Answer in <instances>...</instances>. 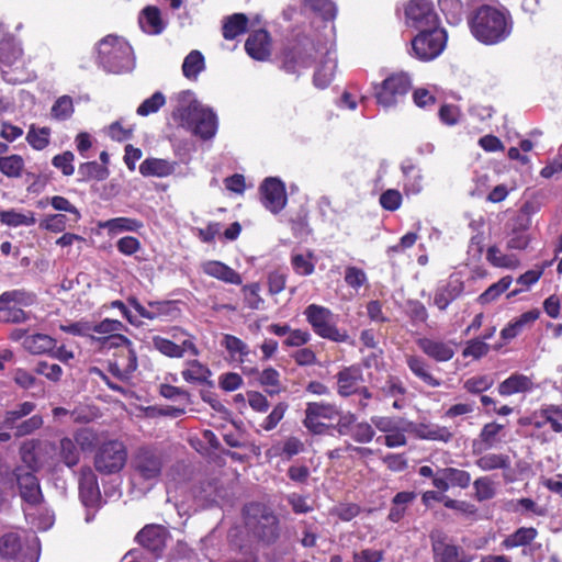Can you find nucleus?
I'll return each mask as SVG.
<instances>
[{
  "instance_id": "obj_15",
  "label": "nucleus",
  "mask_w": 562,
  "mask_h": 562,
  "mask_svg": "<svg viewBox=\"0 0 562 562\" xmlns=\"http://www.w3.org/2000/svg\"><path fill=\"white\" fill-rule=\"evenodd\" d=\"M19 486L20 496L27 506H38L43 501L40 483L35 474L25 468H18L13 472Z\"/></svg>"
},
{
  "instance_id": "obj_52",
  "label": "nucleus",
  "mask_w": 562,
  "mask_h": 562,
  "mask_svg": "<svg viewBox=\"0 0 562 562\" xmlns=\"http://www.w3.org/2000/svg\"><path fill=\"white\" fill-rule=\"evenodd\" d=\"M306 9L319 14L324 20H333L336 16V5L330 0H302Z\"/></svg>"
},
{
  "instance_id": "obj_14",
  "label": "nucleus",
  "mask_w": 562,
  "mask_h": 562,
  "mask_svg": "<svg viewBox=\"0 0 562 562\" xmlns=\"http://www.w3.org/2000/svg\"><path fill=\"white\" fill-rule=\"evenodd\" d=\"M405 15L408 23L419 30L434 27L438 22L431 0H411L405 8Z\"/></svg>"
},
{
  "instance_id": "obj_38",
  "label": "nucleus",
  "mask_w": 562,
  "mask_h": 562,
  "mask_svg": "<svg viewBox=\"0 0 562 562\" xmlns=\"http://www.w3.org/2000/svg\"><path fill=\"white\" fill-rule=\"evenodd\" d=\"M417 494L415 492H398L392 498V505L389 512V520L392 522H398L406 513L407 507L416 499Z\"/></svg>"
},
{
  "instance_id": "obj_42",
  "label": "nucleus",
  "mask_w": 562,
  "mask_h": 562,
  "mask_svg": "<svg viewBox=\"0 0 562 562\" xmlns=\"http://www.w3.org/2000/svg\"><path fill=\"white\" fill-rule=\"evenodd\" d=\"M187 368L182 370L181 375L188 383H206L212 375L211 370L199 360L186 362Z\"/></svg>"
},
{
  "instance_id": "obj_53",
  "label": "nucleus",
  "mask_w": 562,
  "mask_h": 562,
  "mask_svg": "<svg viewBox=\"0 0 562 562\" xmlns=\"http://www.w3.org/2000/svg\"><path fill=\"white\" fill-rule=\"evenodd\" d=\"M486 259L494 267L514 269L518 266V260L514 256L502 254L496 246H491L487 249Z\"/></svg>"
},
{
  "instance_id": "obj_50",
  "label": "nucleus",
  "mask_w": 562,
  "mask_h": 562,
  "mask_svg": "<svg viewBox=\"0 0 562 562\" xmlns=\"http://www.w3.org/2000/svg\"><path fill=\"white\" fill-rule=\"evenodd\" d=\"M24 169V160L20 155L0 157V171L9 178H19Z\"/></svg>"
},
{
  "instance_id": "obj_44",
  "label": "nucleus",
  "mask_w": 562,
  "mask_h": 562,
  "mask_svg": "<svg viewBox=\"0 0 562 562\" xmlns=\"http://www.w3.org/2000/svg\"><path fill=\"white\" fill-rule=\"evenodd\" d=\"M336 70V58L327 52L325 59L316 69L314 75V83L318 88H326L334 78Z\"/></svg>"
},
{
  "instance_id": "obj_3",
  "label": "nucleus",
  "mask_w": 562,
  "mask_h": 562,
  "mask_svg": "<svg viewBox=\"0 0 562 562\" xmlns=\"http://www.w3.org/2000/svg\"><path fill=\"white\" fill-rule=\"evenodd\" d=\"M99 65L108 72L121 74L134 67L130 44L114 35H108L98 43Z\"/></svg>"
},
{
  "instance_id": "obj_30",
  "label": "nucleus",
  "mask_w": 562,
  "mask_h": 562,
  "mask_svg": "<svg viewBox=\"0 0 562 562\" xmlns=\"http://www.w3.org/2000/svg\"><path fill=\"white\" fill-rule=\"evenodd\" d=\"M244 373L246 374H254L258 373V382L259 384L265 387L266 392L270 395H277L283 391L282 384H281V375L278 370H276L272 367L263 369L261 372H259L257 369H248L244 368Z\"/></svg>"
},
{
  "instance_id": "obj_40",
  "label": "nucleus",
  "mask_w": 562,
  "mask_h": 562,
  "mask_svg": "<svg viewBox=\"0 0 562 562\" xmlns=\"http://www.w3.org/2000/svg\"><path fill=\"white\" fill-rule=\"evenodd\" d=\"M143 226L140 221L131 217H115L99 224V227L106 229L109 234L138 232Z\"/></svg>"
},
{
  "instance_id": "obj_5",
  "label": "nucleus",
  "mask_w": 562,
  "mask_h": 562,
  "mask_svg": "<svg viewBox=\"0 0 562 562\" xmlns=\"http://www.w3.org/2000/svg\"><path fill=\"white\" fill-rule=\"evenodd\" d=\"M35 408V403L29 401L15 404L12 408L5 411L2 420L3 426L9 429H14L16 437L31 435L43 426L42 416L32 415L27 419H22L31 415Z\"/></svg>"
},
{
  "instance_id": "obj_41",
  "label": "nucleus",
  "mask_w": 562,
  "mask_h": 562,
  "mask_svg": "<svg viewBox=\"0 0 562 562\" xmlns=\"http://www.w3.org/2000/svg\"><path fill=\"white\" fill-rule=\"evenodd\" d=\"M26 520L38 530H47L54 524V514L47 509L37 506H26L24 508Z\"/></svg>"
},
{
  "instance_id": "obj_24",
  "label": "nucleus",
  "mask_w": 562,
  "mask_h": 562,
  "mask_svg": "<svg viewBox=\"0 0 562 562\" xmlns=\"http://www.w3.org/2000/svg\"><path fill=\"white\" fill-rule=\"evenodd\" d=\"M417 346L426 356L438 362L449 361L454 356V349L450 341L446 342L424 337L417 340Z\"/></svg>"
},
{
  "instance_id": "obj_1",
  "label": "nucleus",
  "mask_w": 562,
  "mask_h": 562,
  "mask_svg": "<svg viewBox=\"0 0 562 562\" xmlns=\"http://www.w3.org/2000/svg\"><path fill=\"white\" fill-rule=\"evenodd\" d=\"M175 101L172 116L182 127L205 140L215 136L217 117L211 109L204 108L195 99L193 92L181 91L176 95Z\"/></svg>"
},
{
  "instance_id": "obj_4",
  "label": "nucleus",
  "mask_w": 562,
  "mask_h": 562,
  "mask_svg": "<svg viewBox=\"0 0 562 562\" xmlns=\"http://www.w3.org/2000/svg\"><path fill=\"white\" fill-rule=\"evenodd\" d=\"M304 315L314 333L319 337L335 342H349L353 345L348 333L335 325L334 314L329 308L317 304H310L304 310Z\"/></svg>"
},
{
  "instance_id": "obj_59",
  "label": "nucleus",
  "mask_w": 562,
  "mask_h": 562,
  "mask_svg": "<svg viewBox=\"0 0 562 562\" xmlns=\"http://www.w3.org/2000/svg\"><path fill=\"white\" fill-rule=\"evenodd\" d=\"M50 130L48 127L35 128L32 126L26 135L29 144L37 150L44 149L49 143Z\"/></svg>"
},
{
  "instance_id": "obj_46",
  "label": "nucleus",
  "mask_w": 562,
  "mask_h": 562,
  "mask_svg": "<svg viewBox=\"0 0 562 562\" xmlns=\"http://www.w3.org/2000/svg\"><path fill=\"white\" fill-rule=\"evenodd\" d=\"M248 19L243 13H235L226 18L223 24V36L226 40H234L246 32Z\"/></svg>"
},
{
  "instance_id": "obj_12",
  "label": "nucleus",
  "mask_w": 562,
  "mask_h": 562,
  "mask_svg": "<svg viewBox=\"0 0 562 562\" xmlns=\"http://www.w3.org/2000/svg\"><path fill=\"white\" fill-rule=\"evenodd\" d=\"M434 562H472L473 555L456 544L445 532L435 530L430 533Z\"/></svg>"
},
{
  "instance_id": "obj_18",
  "label": "nucleus",
  "mask_w": 562,
  "mask_h": 562,
  "mask_svg": "<svg viewBox=\"0 0 562 562\" xmlns=\"http://www.w3.org/2000/svg\"><path fill=\"white\" fill-rule=\"evenodd\" d=\"M137 369V356L134 348L121 349L109 363L110 372L122 381H128Z\"/></svg>"
},
{
  "instance_id": "obj_21",
  "label": "nucleus",
  "mask_w": 562,
  "mask_h": 562,
  "mask_svg": "<svg viewBox=\"0 0 562 562\" xmlns=\"http://www.w3.org/2000/svg\"><path fill=\"white\" fill-rule=\"evenodd\" d=\"M168 531L160 525H148L136 536L137 542L154 553H160L166 547Z\"/></svg>"
},
{
  "instance_id": "obj_62",
  "label": "nucleus",
  "mask_w": 562,
  "mask_h": 562,
  "mask_svg": "<svg viewBox=\"0 0 562 562\" xmlns=\"http://www.w3.org/2000/svg\"><path fill=\"white\" fill-rule=\"evenodd\" d=\"M74 113L72 99L68 95H63L56 100L52 106V115L56 120H67Z\"/></svg>"
},
{
  "instance_id": "obj_20",
  "label": "nucleus",
  "mask_w": 562,
  "mask_h": 562,
  "mask_svg": "<svg viewBox=\"0 0 562 562\" xmlns=\"http://www.w3.org/2000/svg\"><path fill=\"white\" fill-rule=\"evenodd\" d=\"M337 393L342 397H349L358 393L360 383L363 382V372L360 366L352 364L342 368L337 374Z\"/></svg>"
},
{
  "instance_id": "obj_61",
  "label": "nucleus",
  "mask_w": 562,
  "mask_h": 562,
  "mask_svg": "<svg viewBox=\"0 0 562 562\" xmlns=\"http://www.w3.org/2000/svg\"><path fill=\"white\" fill-rule=\"evenodd\" d=\"M166 102L165 95L161 92H155L150 98L144 100L136 110L140 116H147L156 113Z\"/></svg>"
},
{
  "instance_id": "obj_35",
  "label": "nucleus",
  "mask_w": 562,
  "mask_h": 562,
  "mask_svg": "<svg viewBox=\"0 0 562 562\" xmlns=\"http://www.w3.org/2000/svg\"><path fill=\"white\" fill-rule=\"evenodd\" d=\"M413 432L419 439L441 442H449L453 437L452 432L447 427L435 424L414 425Z\"/></svg>"
},
{
  "instance_id": "obj_29",
  "label": "nucleus",
  "mask_w": 562,
  "mask_h": 562,
  "mask_svg": "<svg viewBox=\"0 0 562 562\" xmlns=\"http://www.w3.org/2000/svg\"><path fill=\"white\" fill-rule=\"evenodd\" d=\"M245 49L254 59L266 60L270 55L268 32L259 30L249 35L245 43Z\"/></svg>"
},
{
  "instance_id": "obj_58",
  "label": "nucleus",
  "mask_w": 562,
  "mask_h": 562,
  "mask_svg": "<svg viewBox=\"0 0 562 562\" xmlns=\"http://www.w3.org/2000/svg\"><path fill=\"white\" fill-rule=\"evenodd\" d=\"M90 327L91 333L93 331L100 335L108 336L114 335L119 331L126 329L125 325L122 322L112 318H104L97 324L90 323Z\"/></svg>"
},
{
  "instance_id": "obj_6",
  "label": "nucleus",
  "mask_w": 562,
  "mask_h": 562,
  "mask_svg": "<svg viewBox=\"0 0 562 562\" xmlns=\"http://www.w3.org/2000/svg\"><path fill=\"white\" fill-rule=\"evenodd\" d=\"M246 526L260 539L271 542L278 537L277 516L261 504H251L245 509Z\"/></svg>"
},
{
  "instance_id": "obj_2",
  "label": "nucleus",
  "mask_w": 562,
  "mask_h": 562,
  "mask_svg": "<svg viewBox=\"0 0 562 562\" xmlns=\"http://www.w3.org/2000/svg\"><path fill=\"white\" fill-rule=\"evenodd\" d=\"M513 21L508 12L492 5H482L471 21L474 37L487 45L505 41L512 33Z\"/></svg>"
},
{
  "instance_id": "obj_60",
  "label": "nucleus",
  "mask_w": 562,
  "mask_h": 562,
  "mask_svg": "<svg viewBox=\"0 0 562 562\" xmlns=\"http://www.w3.org/2000/svg\"><path fill=\"white\" fill-rule=\"evenodd\" d=\"M246 305L251 310H259L263 305V299L260 296L259 283L246 284L241 288Z\"/></svg>"
},
{
  "instance_id": "obj_11",
  "label": "nucleus",
  "mask_w": 562,
  "mask_h": 562,
  "mask_svg": "<svg viewBox=\"0 0 562 562\" xmlns=\"http://www.w3.org/2000/svg\"><path fill=\"white\" fill-rule=\"evenodd\" d=\"M34 294L25 290H11L0 295V322L21 323L26 319L21 306H29L34 302Z\"/></svg>"
},
{
  "instance_id": "obj_56",
  "label": "nucleus",
  "mask_w": 562,
  "mask_h": 562,
  "mask_svg": "<svg viewBox=\"0 0 562 562\" xmlns=\"http://www.w3.org/2000/svg\"><path fill=\"white\" fill-rule=\"evenodd\" d=\"M291 266L293 270L300 276H310L314 272L315 269L311 252L292 255Z\"/></svg>"
},
{
  "instance_id": "obj_54",
  "label": "nucleus",
  "mask_w": 562,
  "mask_h": 562,
  "mask_svg": "<svg viewBox=\"0 0 562 562\" xmlns=\"http://www.w3.org/2000/svg\"><path fill=\"white\" fill-rule=\"evenodd\" d=\"M512 277H503L499 281L488 286L480 296L479 302L481 304H487L496 300L502 293H504L512 284Z\"/></svg>"
},
{
  "instance_id": "obj_17",
  "label": "nucleus",
  "mask_w": 562,
  "mask_h": 562,
  "mask_svg": "<svg viewBox=\"0 0 562 562\" xmlns=\"http://www.w3.org/2000/svg\"><path fill=\"white\" fill-rule=\"evenodd\" d=\"M471 483V474L457 468H442L436 472L432 485L441 492L450 487L467 488Z\"/></svg>"
},
{
  "instance_id": "obj_55",
  "label": "nucleus",
  "mask_w": 562,
  "mask_h": 562,
  "mask_svg": "<svg viewBox=\"0 0 562 562\" xmlns=\"http://www.w3.org/2000/svg\"><path fill=\"white\" fill-rule=\"evenodd\" d=\"M474 496L479 502L493 498L496 494L495 484L488 476H481L473 482Z\"/></svg>"
},
{
  "instance_id": "obj_37",
  "label": "nucleus",
  "mask_w": 562,
  "mask_h": 562,
  "mask_svg": "<svg viewBox=\"0 0 562 562\" xmlns=\"http://www.w3.org/2000/svg\"><path fill=\"white\" fill-rule=\"evenodd\" d=\"M23 49L13 37H5L0 41V63L3 66L12 67L22 63Z\"/></svg>"
},
{
  "instance_id": "obj_7",
  "label": "nucleus",
  "mask_w": 562,
  "mask_h": 562,
  "mask_svg": "<svg viewBox=\"0 0 562 562\" xmlns=\"http://www.w3.org/2000/svg\"><path fill=\"white\" fill-rule=\"evenodd\" d=\"M164 467L161 454L150 448H139L132 458V477L134 481L149 482L158 481Z\"/></svg>"
},
{
  "instance_id": "obj_8",
  "label": "nucleus",
  "mask_w": 562,
  "mask_h": 562,
  "mask_svg": "<svg viewBox=\"0 0 562 562\" xmlns=\"http://www.w3.org/2000/svg\"><path fill=\"white\" fill-rule=\"evenodd\" d=\"M447 43V34L443 29L437 26L420 30V33L412 40L414 55L424 61L439 56Z\"/></svg>"
},
{
  "instance_id": "obj_43",
  "label": "nucleus",
  "mask_w": 562,
  "mask_h": 562,
  "mask_svg": "<svg viewBox=\"0 0 562 562\" xmlns=\"http://www.w3.org/2000/svg\"><path fill=\"white\" fill-rule=\"evenodd\" d=\"M204 56L199 50L190 52L183 60L182 74L189 80H196L198 76L204 70Z\"/></svg>"
},
{
  "instance_id": "obj_28",
  "label": "nucleus",
  "mask_w": 562,
  "mask_h": 562,
  "mask_svg": "<svg viewBox=\"0 0 562 562\" xmlns=\"http://www.w3.org/2000/svg\"><path fill=\"white\" fill-rule=\"evenodd\" d=\"M201 268L209 277L215 278L225 283L239 285L243 282L238 272L221 261L209 260L203 262Z\"/></svg>"
},
{
  "instance_id": "obj_45",
  "label": "nucleus",
  "mask_w": 562,
  "mask_h": 562,
  "mask_svg": "<svg viewBox=\"0 0 562 562\" xmlns=\"http://www.w3.org/2000/svg\"><path fill=\"white\" fill-rule=\"evenodd\" d=\"M0 222L8 226L18 227L33 225L35 224L36 220L32 211L22 213L15 210H8L0 211Z\"/></svg>"
},
{
  "instance_id": "obj_9",
  "label": "nucleus",
  "mask_w": 562,
  "mask_h": 562,
  "mask_svg": "<svg viewBox=\"0 0 562 562\" xmlns=\"http://www.w3.org/2000/svg\"><path fill=\"white\" fill-rule=\"evenodd\" d=\"M38 552L40 543L35 535H32L25 549L18 532L11 531L0 538V555L4 559L20 562H36Z\"/></svg>"
},
{
  "instance_id": "obj_10",
  "label": "nucleus",
  "mask_w": 562,
  "mask_h": 562,
  "mask_svg": "<svg viewBox=\"0 0 562 562\" xmlns=\"http://www.w3.org/2000/svg\"><path fill=\"white\" fill-rule=\"evenodd\" d=\"M127 460V451L123 442L110 440L104 442L94 456V468L101 474L120 472Z\"/></svg>"
},
{
  "instance_id": "obj_31",
  "label": "nucleus",
  "mask_w": 562,
  "mask_h": 562,
  "mask_svg": "<svg viewBox=\"0 0 562 562\" xmlns=\"http://www.w3.org/2000/svg\"><path fill=\"white\" fill-rule=\"evenodd\" d=\"M177 162L161 158H147L139 165V172L144 177L165 178L172 175Z\"/></svg>"
},
{
  "instance_id": "obj_48",
  "label": "nucleus",
  "mask_w": 562,
  "mask_h": 562,
  "mask_svg": "<svg viewBox=\"0 0 562 562\" xmlns=\"http://www.w3.org/2000/svg\"><path fill=\"white\" fill-rule=\"evenodd\" d=\"M222 346L228 351L232 358L238 357L239 362H244L250 353L249 347L236 336L226 334L222 340Z\"/></svg>"
},
{
  "instance_id": "obj_25",
  "label": "nucleus",
  "mask_w": 562,
  "mask_h": 562,
  "mask_svg": "<svg viewBox=\"0 0 562 562\" xmlns=\"http://www.w3.org/2000/svg\"><path fill=\"white\" fill-rule=\"evenodd\" d=\"M463 290V282L460 279L450 278L446 284L437 288L434 304L438 310L446 311L447 307L461 295Z\"/></svg>"
},
{
  "instance_id": "obj_34",
  "label": "nucleus",
  "mask_w": 562,
  "mask_h": 562,
  "mask_svg": "<svg viewBox=\"0 0 562 562\" xmlns=\"http://www.w3.org/2000/svg\"><path fill=\"white\" fill-rule=\"evenodd\" d=\"M22 345L32 355H49L56 348V340L45 334H35L24 337Z\"/></svg>"
},
{
  "instance_id": "obj_16",
  "label": "nucleus",
  "mask_w": 562,
  "mask_h": 562,
  "mask_svg": "<svg viewBox=\"0 0 562 562\" xmlns=\"http://www.w3.org/2000/svg\"><path fill=\"white\" fill-rule=\"evenodd\" d=\"M261 201L267 210L277 214L288 202L284 183L278 178H267L260 186Z\"/></svg>"
},
{
  "instance_id": "obj_39",
  "label": "nucleus",
  "mask_w": 562,
  "mask_h": 562,
  "mask_svg": "<svg viewBox=\"0 0 562 562\" xmlns=\"http://www.w3.org/2000/svg\"><path fill=\"white\" fill-rule=\"evenodd\" d=\"M59 460L68 468H72L79 463L80 450L75 443L74 439L69 437H63L58 446L55 448Z\"/></svg>"
},
{
  "instance_id": "obj_23",
  "label": "nucleus",
  "mask_w": 562,
  "mask_h": 562,
  "mask_svg": "<svg viewBox=\"0 0 562 562\" xmlns=\"http://www.w3.org/2000/svg\"><path fill=\"white\" fill-rule=\"evenodd\" d=\"M538 537V530L533 527H520L513 533L508 535L503 541L502 547L505 549H514L522 547L524 553H531L536 548L541 546L532 544L533 540Z\"/></svg>"
},
{
  "instance_id": "obj_36",
  "label": "nucleus",
  "mask_w": 562,
  "mask_h": 562,
  "mask_svg": "<svg viewBox=\"0 0 562 562\" xmlns=\"http://www.w3.org/2000/svg\"><path fill=\"white\" fill-rule=\"evenodd\" d=\"M138 22L142 30L148 34H160L166 27L160 11L156 7H146L142 11Z\"/></svg>"
},
{
  "instance_id": "obj_33",
  "label": "nucleus",
  "mask_w": 562,
  "mask_h": 562,
  "mask_svg": "<svg viewBox=\"0 0 562 562\" xmlns=\"http://www.w3.org/2000/svg\"><path fill=\"white\" fill-rule=\"evenodd\" d=\"M504 426L495 422L485 424L479 435V450L492 449L504 441Z\"/></svg>"
},
{
  "instance_id": "obj_22",
  "label": "nucleus",
  "mask_w": 562,
  "mask_h": 562,
  "mask_svg": "<svg viewBox=\"0 0 562 562\" xmlns=\"http://www.w3.org/2000/svg\"><path fill=\"white\" fill-rule=\"evenodd\" d=\"M79 491L81 501L87 507H93L100 499L97 476L88 467L80 470Z\"/></svg>"
},
{
  "instance_id": "obj_13",
  "label": "nucleus",
  "mask_w": 562,
  "mask_h": 562,
  "mask_svg": "<svg viewBox=\"0 0 562 562\" xmlns=\"http://www.w3.org/2000/svg\"><path fill=\"white\" fill-rule=\"evenodd\" d=\"M412 87L406 74H394L387 77L376 89L375 98L380 105L391 108L400 103Z\"/></svg>"
},
{
  "instance_id": "obj_63",
  "label": "nucleus",
  "mask_w": 562,
  "mask_h": 562,
  "mask_svg": "<svg viewBox=\"0 0 562 562\" xmlns=\"http://www.w3.org/2000/svg\"><path fill=\"white\" fill-rule=\"evenodd\" d=\"M375 436L372 423H356L351 431V438L358 443H369Z\"/></svg>"
},
{
  "instance_id": "obj_47",
  "label": "nucleus",
  "mask_w": 562,
  "mask_h": 562,
  "mask_svg": "<svg viewBox=\"0 0 562 562\" xmlns=\"http://www.w3.org/2000/svg\"><path fill=\"white\" fill-rule=\"evenodd\" d=\"M475 464L482 471L506 470L510 467V459L503 453H486L476 459Z\"/></svg>"
},
{
  "instance_id": "obj_51",
  "label": "nucleus",
  "mask_w": 562,
  "mask_h": 562,
  "mask_svg": "<svg viewBox=\"0 0 562 562\" xmlns=\"http://www.w3.org/2000/svg\"><path fill=\"white\" fill-rule=\"evenodd\" d=\"M78 175L80 181H88L91 179L104 180L109 171L105 167L99 165L97 161H89L81 164L78 168Z\"/></svg>"
},
{
  "instance_id": "obj_19",
  "label": "nucleus",
  "mask_w": 562,
  "mask_h": 562,
  "mask_svg": "<svg viewBox=\"0 0 562 562\" xmlns=\"http://www.w3.org/2000/svg\"><path fill=\"white\" fill-rule=\"evenodd\" d=\"M314 49L312 44L303 45L297 44L283 54L282 68L290 74L297 72L301 68L311 66L313 61V54L310 52Z\"/></svg>"
},
{
  "instance_id": "obj_27",
  "label": "nucleus",
  "mask_w": 562,
  "mask_h": 562,
  "mask_svg": "<svg viewBox=\"0 0 562 562\" xmlns=\"http://www.w3.org/2000/svg\"><path fill=\"white\" fill-rule=\"evenodd\" d=\"M535 389L532 376L522 373H513L498 385L502 396H510L517 393H528Z\"/></svg>"
},
{
  "instance_id": "obj_32",
  "label": "nucleus",
  "mask_w": 562,
  "mask_h": 562,
  "mask_svg": "<svg viewBox=\"0 0 562 562\" xmlns=\"http://www.w3.org/2000/svg\"><path fill=\"white\" fill-rule=\"evenodd\" d=\"M406 364L412 371V373L422 380L425 384L431 386V387H438L441 385L440 380L435 378L430 372V366L427 363V361L415 355H407L405 357Z\"/></svg>"
},
{
  "instance_id": "obj_64",
  "label": "nucleus",
  "mask_w": 562,
  "mask_h": 562,
  "mask_svg": "<svg viewBox=\"0 0 562 562\" xmlns=\"http://www.w3.org/2000/svg\"><path fill=\"white\" fill-rule=\"evenodd\" d=\"M98 440L95 431L90 428H81L76 431L74 441L80 451L91 450Z\"/></svg>"
},
{
  "instance_id": "obj_49",
  "label": "nucleus",
  "mask_w": 562,
  "mask_h": 562,
  "mask_svg": "<svg viewBox=\"0 0 562 562\" xmlns=\"http://www.w3.org/2000/svg\"><path fill=\"white\" fill-rule=\"evenodd\" d=\"M414 424L405 420L402 423L395 431H392L383 437V442L387 448H398L407 443L405 432L413 431ZM382 439L379 437L378 440Z\"/></svg>"
},
{
  "instance_id": "obj_57",
  "label": "nucleus",
  "mask_w": 562,
  "mask_h": 562,
  "mask_svg": "<svg viewBox=\"0 0 562 562\" xmlns=\"http://www.w3.org/2000/svg\"><path fill=\"white\" fill-rule=\"evenodd\" d=\"M305 413L319 419H333L339 415L337 407L328 403H307Z\"/></svg>"
},
{
  "instance_id": "obj_26",
  "label": "nucleus",
  "mask_w": 562,
  "mask_h": 562,
  "mask_svg": "<svg viewBox=\"0 0 562 562\" xmlns=\"http://www.w3.org/2000/svg\"><path fill=\"white\" fill-rule=\"evenodd\" d=\"M555 416L562 418V404L542 405L532 414L530 424L536 428H542L546 424H550L553 431L562 432V424L555 418Z\"/></svg>"
}]
</instances>
